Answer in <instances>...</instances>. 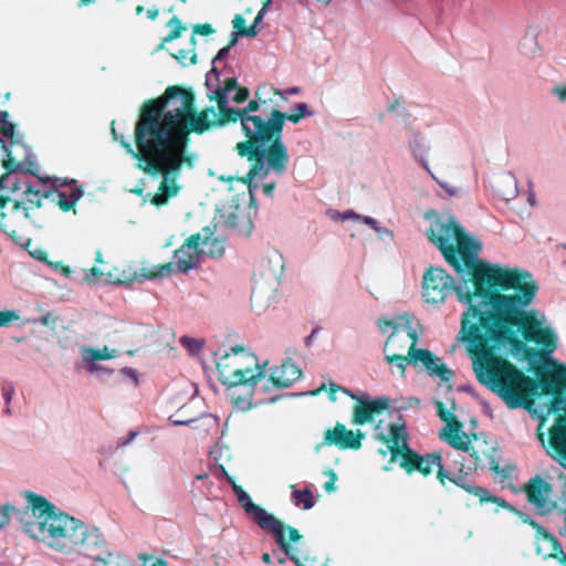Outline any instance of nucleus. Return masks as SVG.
<instances>
[{
	"label": "nucleus",
	"mask_w": 566,
	"mask_h": 566,
	"mask_svg": "<svg viewBox=\"0 0 566 566\" xmlns=\"http://www.w3.org/2000/svg\"><path fill=\"white\" fill-rule=\"evenodd\" d=\"M168 421L172 426H176V427H179V426H190V424H192L193 422L197 421V418H189V419L180 420V419H175L174 416H170L168 418Z\"/></svg>",
	"instance_id": "obj_59"
},
{
	"label": "nucleus",
	"mask_w": 566,
	"mask_h": 566,
	"mask_svg": "<svg viewBox=\"0 0 566 566\" xmlns=\"http://www.w3.org/2000/svg\"><path fill=\"white\" fill-rule=\"evenodd\" d=\"M285 533H287L290 542L294 543V544H297L303 538V536L300 534V532L296 528H294L290 525L283 524L282 538H283L285 548H282L279 544H277V546H279L280 551L282 553L286 554V556H289V559L292 560L296 566H304V564L301 562L300 557L296 555L294 547L291 546L290 543L286 542Z\"/></svg>",
	"instance_id": "obj_30"
},
{
	"label": "nucleus",
	"mask_w": 566,
	"mask_h": 566,
	"mask_svg": "<svg viewBox=\"0 0 566 566\" xmlns=\"http://www.w3.org/2000/svg\"><path fill=\"white\" fill-rule=\"evenodd\" d=\"M429 175L431 176V178H432V179H434V180L438 182V185H439L442 189H444V190L448 192V195H449L450 197H453V196H455V195L458 193V189H457L455 187L450 186L448 182H444V181H440V180H438V178L433 175V172H432V171H431V174H429Z\"/></svg>",
	"instance_id": "obj_54"
},
{
	"label": "nucleus",
	"mask_w": 566,
	"mask_h": 566,
	"mask_svg": "<svg viewBox=\"0 0 566 566\" xmlns=\"http://www.w3.org/2000/svg\"><path fill=\"white\" fill-rule=\"evenodd\" d=\"M409 363L415 368L426 370L431 378L447 385L449 389L452 388L454 371L443 363L442 358L433 355L429 349L412 348L409 352Z\"/></svg>",
	"instance_id": "obj_11"
},
{
	"label": "nucleus",
	"mask_w": 566,
	"mask_h": 566,
	"mask_svg": "<svg viewBox=\"0 0 566 566\" xmlns=\"http://www.w3.org/2000/svg\"><path fill=\"white\" fill-rule=\"evenodd\" d=\"M302 118L293 111L285 114L273 109L266 118L255 113L243 120V133L248 139L237 144L235 149L240 156L254 163L247 177L241 179L248 182L252 202L255 190L270 174L282 176L286 171L290 154L283 143L284 123L297 124Z\"/></svg>",
	"instance_id": "obj_3"
},
{
	"label": "nucleus",
	"mask_w": 566,
	"mask_h": 566,
	"mask_svg": "<svg viewBox=\"0 0 566 566\" xmlns=\"http://www.w3.org/2000/svg\"><path fill=\"white\" fill-rule=\"evenodd\" d=\"M403 349L405 345L389 347L387 352L385 350V347L382 348L386 363L395 366L400 377L405 376L407 366L411 365V363H409V353L407 356L399 353V350Z\"/></svg>",
	"instance_id": "obj_31"
},
{
	"label": "nucleus",
	"mask_w": 566,
	"mask_h": 566,
	"mask_svg": "<svg viewBox=\"0 0 566 566\" xmlns=\"http://www.w3.org/2000/svg\"><path fill=\"white\" fill-rule=\"evenodd\" d=\"M17 168H24V165L15 166ZM54 191L59 196L60 208L64 211L70 210L83 196V190L74 179L60 182L57 178L29 176L17 170L8 171L0 178V206L3 208L7 202H12L14 209L22 208L28 217L27 211L30 208L40 207L42 199Z\"/></svg>",
	"instance_id": "obj_4"
},
{
	"label": "nucleus",
	"mask_w": 566,
	"mask_h": 566,
	"mask_svg": "<svg viewBox=\"0 0 566 566\" xmlns=\"http://www.w3.org/2000/svg\"><path fill=\"white\" fill-rule=\"evenodd\" d=\"M135 279H136V274L134 275V277H129V279L115 277V276H113V274L111 272H105L99 266H94L90 270H85V272H84V280L88 283H92L95 281H104L106 283H112L115 285H128Z\"/></svg>",
	"instance_id": "obj_29"
},
{
	"label": "nucleus",
	"mask_w": 566,
	"mask_h": 566,
	"mask_svg": "<svg viewBox=\"0 0 566 566\" xmlns=\"http://www.w3.org/2000/svg\"><path fill=\"white\" fill-rule=\"evenodd\" d=\"M25 499L33 521L23 524L24 532L56 551H74L84 531V523L62 513L45 497L33 492H28Z\"/></svg>",
	"instance_id": "obj_5"
},
{
	"label": "nucleus",
	"mask_w": 566,
	"mask_h": 566,
	"mask_svg": "<svg viewBox=\"0 0 566 566\" xmlns=\"http://www.w3.org/2000/svg\"><path fill=\"white\" fill-rule=\"evenodd\" d=\"M81 534L74 551L93 560L109 564L113 553L102 533L95 527L90 528L84 525V531Z\"/></svg>",
	"instance_id": "obj_12"
},
{
	"label": "nucleus",
	"mask_w": 566,
	"mask_h": 566,
	"mask_svg": "<svg viewBox=\"0 0 566 566\" xmlns=\"http://www.w3.org/2000/svg\"><path fill=\"white\" fill-rule=\"evenodd\" d=\"M200 247V237L191 235L174 254L175 263L181 273H188L197 268L203 260Z\"/></svg>",
	"instance_id": "obj_16"
},
{
	"label": "nucleus",
	"mask_w": 566,
	"mask_h": 566,
	"mask_svg": "<svg viewBox=\"0 0 566 566\" xmlns=\"http://www.w3.org/2000/svg\"><path fill=\"white\" fill-rule=\"evenodd\" d=\"M231 49H232L231 45H227V46L220 49L219 52L217 53V55L211 61L212 67L216 66V64L218 62L224 61L229 56Z\"/></svg>",
	"instance_id": "obj_53"
},
{
	"label": "nucleus",
	"mask_w": 566,
	"mask_h": 566,
	"mask_svg": "<svg viewBox=\"0 0 566 566\" xmlns=\"http://www.w3.org/2000/svg\"><path fill=\"white\" fill-rule=\"evenodd\" d=\"M553 382L558 394H562L564 390H566V367H562L559 370H557ZM560 410H566V396L555 398L548 407V413L557 412Z\"/></svg>",
	"instance_id": "obj_33"
},
{
	"label": "nucleus",
	"mask_w": 566,
	"mask_h": 566,
	"mask_svg": "<svg viewBox=\"0 0 566 566\" xmlns=\"http://www.w3.org/2000/svg\"><path fill=\"white\" fill-rule=\"evenodd\" d=\"M179 342L190 355H197L203 347V340L187 335L181 336Z\"/></svg>",
	"instance_id": "obj_40"
},
{
	"label": "nucleus",
	"mask_w": 566,
	"mask_h": 566,
	"mask_svg": "<svg viewBox=\"0 0 566 566\" xmlns=\"http://www.w3.org/2000/svg\"><path fill=\"white\" fill-rule=\"evenodd\" d=\"M169 28H170V33L167 38H165L164 42H169V41L177 39L180 35L181 30H184V27L181 25L180 20L177 18H172L169 21Z\"/></svg>",
	"instance_id": "obj_47"
},
{
	"label": "nucleus",
	"mask_w": 566,
	"mask_h": 566,
	"mask_svg": "<svg viewBox=\"0 0 566 566\" xmlns=\"http://www.w3.org/2000/svg\"><path fill=\"white\" fill-rule=\"evenodd\" d=\"M250 96V91L247 87H240L230 94V102H233L238 105L243 104L248 101Z\"/></svg>",
	"instance_id": "obj_48"
},
{
	"label": "nucleus",
	"mask_w": 566,
	"mask_h": 566,
	"mask_svg": "<svg viewBox=\"0 0 566 566\" xmlns=\"http://www.w3.org/2000/svg\"><path fill=\"white\" fill-rule=\"evenodd\" d=\"M547 453L560 461L566 460V426L557 423L551 429Z\"/></svg>",
	"instance_id": "obj_25"
},
{
	"label": "nucleus",
	"mask_w": 566,
	"mask_h": 566,
	"mask_svg": "<svg viewBox=\"0 0 566 566\" xmlns=\"http://www.w3.org/2000/svg\"><path fill=\"white\" fill-rule=\"evenodd\" d=\"M120 373L127 377H129L135 384L138 382V373L136 369L132 367L122 368Z\"/></svg>",
	"instance_id": "obj_61"
},
{
	"label": "nucleus",
	"mask_w": 566,
	"mask_h": 566,
	"mask_svg": "<svg viewBox=\"0 0 566 566\" xmlns=\"http://www.w3.org/2000/svg\"><path fill=\"white\" fill-rule=\"evenodd\" d=\"M119 350L104 346L103 348L83 347L81 356L84 363H97L108 360L119 356Z\"/></svg>",
	"instance_id": "obj_32"
},
{
	"label": "nucleus",
	"mask_w": 566,
	"mask_h": 566,
	"mask_svg": "<svg viewBox=\"0 0 566 566\" xmlns=\"http://www.w3.org/2000/svg\"><path fill=\"white\" fill-rule=\"evenodd\" d=\"M139 434V432L137 430H130L127 434V437L125 438H122L117 441V447L119 448H124L126 446H128L129 443H132L134 441V439Z\"/></svg>",
	"instance_id": "obj_55"
},
{
	"label": "nucleus",
	"mask_w": 566,
	"mask_h": 566,
	"mask_svg": "<svg viewBox=\"0 0 566 566\" xmlns=\"http://www.w3.org/2000/svg\"><path fill=\"white\" fill-rule=\"evenodd\" d=\"M174 56L182 64H186L187 61H189L190 63H196V54L193 53V49L180 50Z\"/></svg>",
	"instance_id": "obj_50"
},
{
	"label": "nucleus",
	"mask_w": 566,
	"mask_h": 566,
	"mask_svg": "<svg viewBox=\"0 0 566 566\" xmlns=\"http://www.w3.org/2000/svg\"><path fill=\"white\" fill-rule=\"evenodd\" d=\"M463 229L454 216L441 214L432 220L428 230L429 240L457 273L463 272V264L467 269L480 266L481 244Z\"/></svg>",
	"instance_id": "obj_6"
},
{
	"label": "nucleus",
	"mask_w": 566,
	"mask_h": 566,
	"mask_svg": "<svg viewBox=\"0 0 566 566\" xmlns=\"http://www.w3.org/2000/svg\"><path fill=\"white\" fill-rule=\"evenodd\" d=\"M527 499L539 514H547L556 507L552 485L541 476L531 479Z\"/></svg>",
	"instance_id": "obj_14"
},
{
	"label": "nucleus",
	"mask_w": 566,
	"mask_h": 566,
	"mask_svg": "<svg viewBox=\"0 0 566 566\" xmlns=\"http://www.w3.org/2000/svg\"><path fill=\"white\" fill-rule=\"evenodd\" d=\"M211 126H222L220 114L210 107L196 117L192 96L177 86L168 87L163 96L144 106L135 139L147 165L163 175L161 192L153 198V203L164 205L178 193L180 167L191 164L187 155L188 135Z\"/></svg>",
	"instance_id": "obj_2"
},
{
	"label": "nucleus",
	"mask_w": 566,
	"mask_h": 566,
	"mask_svg": "<svg viewBox=\"0 0 566 566\" xmlns=\"http://www.w3.org/2000/svg\"><path fill=\"white\" fill-rule=\"evenodd\" d=\"M2 133L1 137H6L10 139V143L8 144L10 149L12 150L13 147L20 148L23 150L25 159L23 161H32L31 160V154L29 151V148L22 143L21 136L15 133V126L14 124L10 122H6L2 124Z\"/></svg>",
	"instance_id": "obj_34"
},
{
	"label": "nucleus",
	"mask_w": 566,
	"mask_h": 566,
	"mask_svg": "<svg viewBox=\"0 0 566 566\" xmlns=\"http://www.w3.org/2000/svg\"><path fill=\"white\" fill-rule=\"evenodd\" d=\"M247 355H250V354L245 353V349L242 346H234L231 348L230 363L232 366V370L252 366L249 364V360L245 357Z\"/></svg>",
	"instance_id": "obj_36"
},
{
	"label": "nucleus",
	"mask_w": 566,
	"mask_h": 566,
	"mask_svg": "<svg viewBox=\"0 0 566 566\" xmlns=\"http://www.w3.org/2000/svg\"><path fill=\"white\" fill-rule=\"evenodd\" d=\"M408 148L411 151L412 157L420 163L422 168L428 174H431L427 159L430 146L428 145L426 137L420 132H411L408 138Z\"/></svg>",
	"instance_id": "obj_26"
},
{
	"label": "nucleus",
	"mask_w": 566,
	"mask_h": 566,
	"mask_svg": "<svg viewBox=\"0 0 566 566\" xmlns=\"http://www.w3.org/2000/svg\"><path fill=\"white\" fill-rule=\"evenodd\" d=\"M370 411L367 407H356L354 411V423L363 424L370 421Z\"/></svg>",
	"instance_id": "obj_46"
},
{
	"label": "nucleus",
	"mask_w": 566,
	"mask_h": 566,
	"mask_svg": "<svg viewBox=\"0 0 566 566\" xmlns=\"http://www.w3.org/2000/svg\"><path fill=\"white\" fill-rule=\"evenodd\" d=\"M517 193V180L512 172H505L496 179L494 195L499 199L510 201L515 199Z\"/></svg>",
	"instance_id": "obj_28"
},
{
	"label": "nucleus",
	"mask_w": 566,
	"mask_h": 566,
	"mask_svg": "<svg viewBox=\"0 0 566 566\" xmlns=\"http://www.w3.org/2000/svg\"><path fill=\"white\" fill-rule=\"evenodd\" d=\"M337 217L342 220H359L360 214L356 213L354 210H345L343 212H337Z\"/></svg>",
	"instance_id": "obj_57"
},
{
	"label": "nucleus",
	"mask_w": 566,
	"mask_h": 566,
	"mask_svg": "<svg viewBox=\"0 0 566 566\" xmlns=\"http://www.w3.org/2000/svg\"><path fill=\"white\" fill-rule=\"evenodd\" d=\"M13 511V507L11 506H3L2 510H1V515H0V524L2 525V527H4L6 525L9 524L10 522V512Z\"/></svg>",
	"instance_id": "obj_58"
},
{
	"label": "nucleus",
	"mask_w": 566,
	"mask_h": 566,
	"mask_svg": "<svg viewBox=\"0 0 566 566\" xmlns=\"http://www.w3.org/2000/svg\"><path fill=\"white\" fill-rule=\"evenodd\" d=\"M0 144L2 145L3 159L2 164L8 171H15V166L24 165V168L18 169L19 174H28L29 176H38L39 166L35 161H18L12 156V150L10 149L7 142L0 136Z\"/></svg>",
	"instance_id": "obj_27"
},
{
	"label": "nucleus",
	"mask_w": 566,
	"mask_h": 566,
	"mask_svg": "<svg viewBox=\"0 0 566 566\" xmlns=\"http://www.w3.org/2000/svg\"><path fill=\"white\" fill-rule=\"evenodd\" d=\"M195 237H200L199 250H201L203 256L218 259L223 255L226 241L220 238H214L210 227L203 228L202 231L195 234Z\"/></svg>",
	"instance_id": "obj_24"
},
{
	"label": "nucleus",
	"mask_w": 566,
	"mask_h": 566,
	"mask_svg": "<svg viewBox=\"0 0 566 566\" xmlns=\"http://www.w3.org/2000/svg\"><path fill=\"white\" fill-rule=\"evenodd\" d=\"M551 93L559 103H566V83L555 85Z\"/></svg>",
	"instance_id": "obj_51"
},
{
	"label": "nucleus",
	"mask_w": 566,
	"mask_h": 566,
	"mask_svg": "<svg viewBox=\"0 0 566 566\" xmlns=\"http://www.w3.org/2000/svg\"><path fill=\"white\" fill-rule=\"evenodd\" d=\"M252 367L238 368L232 370L230 363V353H224L217 360V369L219 374V380L222 385L229 388H235L243 386L245 388V397L235 396L233 392L232 397L234 405L242 410H249L252 408V395L260 382L265 377V365H260L254 355H247Z\"/></svg>",
	"instance_id": "obj_7"
},
{
	"label": "nucleus",
	"mask_w": 566,
	"mask_h": 566,
	"mask_svg": "<svg viewBox=\"0 0 566 566\" xmlns=\"http://www.w3.org/2000/svg\"><path fill=\"white\" fill-rule=\"evenodd\" d=\"M1 395L6 403L4 413L11 415L10 403L12 401V397L14 395L15 388L12 381L3 380L0 385Z\"/></svg>",
	"instance_id": "obj_39"
},
{
	"label": "nucleus",
	"mask_w": 566,
	"mask_h": 566,
	"mask_svg": "<svg viewBox=\"0 0 566 566\" xmlns=\"http://www.w3.org/2000/svg\"><path fill=\"white\" fill-rule=\"evenodd\" d=\"M434 406H436L437 413H438L439 418H440L442 421L447 422V424H448L449 422H458V421L455 420V416H454V413H453L454 403H452V409H446V408L443 407V403H442V402H440V401H436V402H434Z\"/></svg>",
	"instance_id": "obj_43"
},
{
	"label": "nucleus",
	"mask_w": 566,
	"mask_h": 566,
	"mask_svg": "<svg viewBox=\"0 0 566 566\" xmlns=\"http://www.w3.org/2000/svg\"><path fill=\"white\" fill-rule=\"evenodd\" d=\"M389 405H390V399L388 397H377L375 399H369L368 403L366 405V407L368 408V410L371 412H378V411H381V410H387L389 408Z\"/></svg>",
	"instance_id": "obj_41"
},
{
	"label": "nucleus",
	"mask_w": 566,
	"mask_h": 566,
	"mask_svg": "<svg viewBox=\"0 0 566 566\" xmlns=\"http://www.w3.org/2000/svg\"><path fill=\"white\" fill-rule=\"evenodd\" d=\"M520 51L527 57H535L541 52L537 42V32L535 30H527L520 42Z\"/></svg>",
	"instance_id": "obj_35"
},
{
	"label": "nucleus",
	"mask_w": 566,
	"mask_h": 566,
	"mask_svg": "<svg viewBox=\"0 0 566 566\" xmlns=\"http://www.w3.org/2000/svg\"><path fill=\"white\" fill-rule=\"evenodd\" d=\"M85 368L90 374H95L98 377L105 375L111 376L114 374V369L99 365L98 363H84Z\"/></svg>",
	"instance_id": "obj_44"
},
{
	"label": "nucleus",
	"mask_w": 566,
	"mask_h": 566,
	"mask_svg": "<svg viewBox=\"0 0 566 566\" xmlns=\"http://www.w3.org/2000/svg\"><path fill=\"white\" fill-rule=\"evenodd\" d=\"M259 274L274 291L284 269L282 254L275 249H269L258 262Z\"/></svg>",
	"instance_id": "obj_17"
},
{
	"label": "nucleus",
	"mask_w": 566,
	"mask_h": 566,
	"mask_svg": "<svg viewBox=\"0 0 566 566\" xmlns=\"http://www.w3.org/2000/svg\"><path fill=\"white\" fill-rule=\"evenodd\" d=\"M364 437V433L359 431L355 433L348 430L343 423H336L333 429L325 430L323 441L316 446V451H319L323 446H336L339 449L358 450L361 447V439Z\"/></svg>",
	"instance_id": "obj_15"
},
{
	"label": "nucleus",
	"mask_w": 566,
	"mask_h": 566,
	"mask_svg": "<svg viewBox=\"0 0 566 566\" xmlns=\"http://www.w3.org/2000/svg\"><path fill=\"white\" fill-rule=\"evenodd\" d=\"M512 507H513V510H511L512 512H515L516 514H518L524 523H530L536 530L537 534L542 535V541H541V543L537 544V548H536L537 554L542 555L543 558H547V557L558 558L559 554L563 557H566V555L563 552L562 545L559 544V542L557 541V538L554 535L548 534L543 526L538 525L536 522L531 520V517L527 514L520 512L514 506H512Z\"/></svg>",
	"instance_id": "obj_19"
},
{
	"label": "nucleus",
	"mask_w": 566,
	"mask_h": 566,
	"mask_svg": "<svg viewBox=\"0 0 566 566\" xmlns=\"http://www.w3.org/2000/svg\"><path fill=\"white\" fill-rule=\"evenodd\" d=\"M328 475L331 476V480L325 483L324 488L327 492H334L336 490L335 482L337 476L333 470L328 471Z\"/></svg>",
	"instance_id": "obj_62"
},
{
	"label": "nucleus",
	"mask_w": 566,
	"mask_h": 566,
	"mask_svg": "<svg viewBox=\"0 0 566 566\" xmlns=\"http://www.w3.org/2000/svg\"><path fill=\"white\" fill-rule=\"evenodd\" d=\"M140 557L145 559L144 566H168L167 563L161 559H153L150 557L146 558L143 555Z\"/></svg>",
	"instance_id": "obj_64"
},
{
	"label": "nucleus",
	"mask_w": 566,
	"mask_h": 566,
	"mask_svg": "<svg viewBox=\"0 0 566 566\" xmlns=\"http://www.w3.org/2000/svg\"><path fill=\"white\" fill-rule=\"evenodd\" d=\"M444 479L450 480L454 484L461 486L467 490L469 493L475 495L483 502H493L506 510H513L512 505L506 502L504 499L492 495L488 490L476 486L470 483L468 474H462V472H458L457 474H450L447 470L444 471Z\"/></svg>",
	"instance_id": "obj_20"
},
{
	"label": "nucleus",
	"mask_w": 566,
	"mask_h": 566,
	"mask_svg": "<svg viewBox=\"0 0 566 566\" xmlns=\"http://www.w3.org/2000/svg\"><path fill=\"white\" fill-rule=\"evenodd\" d=\"M268 7L266 3L261 8V10L258 12L252 25L250 28H254V31H255V35L258 34L259 32V23L262 21V19L264 18V14L266 13L268 11Z\"/></svg>",
	"instance_id": "obj_56"
},
{
	"label": "nucleus",
	"mask_w": 566,
	"mask_h": 566,
	"mask_svg": "<svg viewBox=\"0 0 566 566\" xmlns=\"http://www.w3.org/2000/svg\"><path fill=\"white\" fill-rule=\"evenodd\" d=\"M359 221H361L364 224L369 226L376 232H386V235L390 240L394 239V232L387 228L381 227L378 220H376L375 218L368 216H360Z\"/></svg>",
	"instance_id": "obj_42"
},
{
	"label": "nucleus",
	"mask_w": 566,
	"mask_h": 566,
	"mask_svg": "<svg viewBox=\"0 0 566 566\" xmlns=\"http://www.w3.org/2000/svg\"><path fill=\"white\" fill-rule=\"evenodd\" d=\"M231 485L233 492L238 496V502L243 507L245 514L261 530L272 535L276 544H279L282 548H285L282 538L283 523L280 520H277L274 515L266 512L263 507L253 503L250 495L244 490H242L241 486L237 485L234 482Z\"/></svg>",
	"instance_id": "obj_10"
},
{
	"label": "nucleus",
	"mask_w": 566,
	"mask_h": 566,
	"mask_svg": "<svg viewBox=\"0 0 566 566\" xmlns=\"http://www.w3.org/2000/svg\"><path fill=\"white\" fill-rule=\"evenodd\" d=\"M401 467L406 468L408 471L416 469L423 475L431 473L432 469H437L438 479L442 483L444 482L446 469L441 464V455L439 453L434 452L420 457L410 449V452H407L405 461H401Z\"/></svg>",
	"instance_id": "obj_18"
},
{
	"label": "nucleus",
	"mask_w": 566,
	"mask_h": 566,
	"mask_svg": "<svg viewBox=\"0 0 566 566\" xmlns=\"http://www.w3.org/2000/svg\"><path fill=\"white\" fill-rule=\"evenodd\" d=\"M391 417H395L396 420L386 426L380 421L375 427L374 438L386 446L385 449H379L380 454L386 457L390 453L391 461H396L398 458L405 461L407 452H410L406 421L399 410H395Z\"/></svg>",
	"instance_id": "obj_9"
},
{
	"label": "nucleus",
	"mask_w": 566,
	"mask_h": 566,
	"mask_svg": "<svg viewBox=\"0 0 566 566\" xmlns=\"http://www.w3.org/2000/svg\"><path fill=\"white\" fill-rule=\"evenodd\" d=\"M460 422H449L440 431V438L457 450L470 452L469 436L462 430Z\"/></svg>",
	"instance_id": "obj_23"
},
{
	"label": "nucleus",
	"mask_w": 566,
	"mask_h": 566,
	"mask_svg": "<svg viewBox=\"0 0 566 566\" xmlns=\"http://www.w3.org/2000/svg\"><path fill=\"white\" fill-rule=\"evenodd\" d=\"M292 111L295 112L296 114H298V117H303V118L313 115V112L310 111V108H308L306 103H297V104H295V106L293 107Z\"/></svg>",
	"instance_id": "obj_52"
},
{
	"label": "nucleus",
	"mask_w": 566,
	"mask_h": 566,
	"mask_svg": "<svg viewBox=\"0 0 566 566\" xmlns=\"http://www.w3.org/2000/svg\"><path fill=\"white\" fill-rule=\"evenodd\" d=\"M231 36H232V39H231L229 45H231L233 48L237 44L239 38H242V36L254 38L255 31H254V28H248L245 30H235L231 33Z\"/></svg>",
	"instance_id": "obj_49"
},
{
	"label": "nucleus",
	"mask_w": 566,
	"mask_h": 566,
	"mask_svg": "<svg viewBox=\"0 0 566 566\" xmlns=\"http://www.w3.org/2000/svg\"><path fill=\"white\" fill-rule=\"evenodd\" d=\"M302 376V370L290 359L271 368L270 381L277 388L291 387Z\"/></svg>",
	"instance_id": "obj_22"
},
{
	"label": "nucleus",
	"mask_w": 566,
	"mask_h": 566,
	"mask_svg": "<svg viewBox=\"0 0 566 566\" xmlns=\"http://www.w3.org/2000/svg\"><path fill=\"white\" fill-rule=\"evenodd\" d=\"M220 222L242 235H249L252 232L253 224L250 218L238 206L223 208L220 213Z\"/></svg>",
	"instance_id": "obj_21"
},
{
	"label": "nucleus",
	"mask_w": 566,
	"mask_h": 566,
	"mask_svg": "<svg viewBox=\"0 0 566 566\" xmlns=\"http://www.w3.org/2000/svg\"><path fill=\"white\" fill-rule=\"evenodd\" d=\"M379 328L382 333H386L388 329H392L385 343L386 352L389 347L401 345L400 343L405 342L406 337L410 340V346L408 348L409 352H411L412 348H418L417 329L411 325V322L406 314L399 315L392 321H379Z\"/></svg>",
	"instance_id": "obj_13"
},
{
	"label": "nucleus",
	"mask_w": 566,
	"mask_h": 566,
	"mask_svg": "<svg viewBox=\"0 0 566 566\" xmlns=\"http://www.w3.org/2000/svg\"><path fill=\"white\" fill-rule=\"evenodd\" d=\"M461 283L441 268H430L422 277L426 303L439 304L455 292L468 304L462 315L458 339L472 354V367L478 380L495 392L511 409L531 411L534 403L527 396L538 394V384L506 360L496 357L501 347L511 345L525 350L526 343L535 354L549 359L557 348L558 337L541 312L524 313L536 295L533 276L516 269L481 264L463 265Z\"/></svg>",
	"instance_id": "obj_1"
},
{
	"label": "nucleus",
	"mask_w": 566,
	"mask_h": 566,
	"mask_svg": "<svg viewBox=\"0 0 566 566\" xmlns=\"http://www.w3.org/2000/svg\"><path fill=\"white\" fill-rule=\"evenodd\" d=\"M111 132H112V135L114 137L115 140H118L120 142L122 146L126 149V151L133 157V158H136V159H139L140 163H146V160H144L142 154H140V150H139V145L136 143L137 145V150H135L132 146L130 143L126 142L124 136H118L117 135V132L115 130V127H114V122L112 123V127H111Z\"/></svg>",
	"instance_id": "obj_38"
},
{
	"label": "nucleus",
	"mask_w": 566,
	"mask_h": 566,
	"mask_svg": "<svg viewBox=\"0 0 566 566\" xmlns=\"http://www.w3.org/2000/svg\"><path fill=\"white\" fill-rule=\"evenodd\" d=\"M353 399L357 400L358 402L361 403V406H365L368 403L369 399H370V396L366 392H360L358 395H355V394H348Z\"/></svg>",
	"instance_id": "obj_63"
},
{
	"label": "nucleus",
	"mask_w": 566,
	"mask_h": 566,
	"mask_svg": "<svg viewBox=\"0 0 566 566\" xmlns=\"http://www.w3.org/2000/svg\"><path fill=\"white\" fill-rule=\"evenodd\" d=\"M193 32L201 35H208L213 32V29L210 24H197L193 28Z\"/></svg>",
	"instance_id": "obj_60"
},
{
	"label": "nucleus",
	"mask_w": 566,
	"mask_h": 566,
	"mask_svg": "<svg viewBox=\"0 0 566 566\" xmlns=\"http://www.w3.org/2000/svg\"><path fill=\"white\" fill-rule=\"evenodd\" d=\"M19 318L20 315L18 311H0V327L9 326Z\"/></svg>",
	"instance_id": "obj_45"
},
{
	"label": "nucleus",
	"mask_w": 566,
	"mask_h": 566,
	"mask_svg": "<svg viewBox=\"0 0 566 566\" xmlns=\"http://www.w3.org/2000/svg\"><path fill=\"white\" fill-rule=\"evenodd\" d=\"M292 495L296 501V505L303 504L305 510H310L315 505L314 495L308 489H304L302 491L294 490Z\"/></svg>",
	"instance_id": "obj_37"
},
{
	"label": "nucleus",
	"mask_w": 566,
	"mask_h": 566,
	"mask_svg": "<svg viewBox=\"0 0 566 566\" xmlns=\"http://www.w3.org/2000/svg\"><path fill=\"white\" fill-rule=\"evenodd\" d=\"M206 86L208 90V97L210 101H217L222 119V125L227 122H240L243 127V120L248 116H254L260 109L258 101H250L244 107H231L230 94L240 88L237 78H227L224 84L220 86V72L217 66H213L206 75Z\"/></svg>",
	"instance_id": "obj_8"
}]
</instances>
